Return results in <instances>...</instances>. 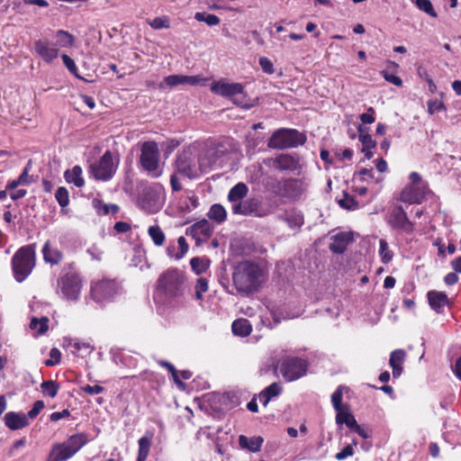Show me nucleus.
Returning <instances> with one entry per match:
<instances>
[{
    "mask_svg": "<svg viewBox=\"0 0 461 461\" xmlns=\"http://www.w3.org/2000/svg\"><path fill=\"white\" fill-rule=\"evenodd\" d=\"M190 265H191L192 269L197 275L205 272V270L208 267V265L206 264V262L203 259L199 258H192L191 261H190Z\"/></svg>",
    "mask_w": 461,
    "mask_h": 461,
    "instance_id": "53",
    "label": "nucleus"
},
{
    "mask_svg": "<svg viewBox=\"0 0 461 461\" xmlns=\"http://www.w3.org/2000/svg\"><path fill=\"white\" fill-rule=\"evenodd\" d=\"M383 76H384V78L387 82H389L396 86H401L402 85V80L395 75L389 74L386 71H383Z\"/></svg>",
    "mask_w": 461,
    "mask_h": 461,
    "instance_id": "63",
    "label": "nucleus"
},
{
    "mask_svg": "<svg viewBox=\"0 0 461 461\" xmlns=\"http://www.w3.org/2000/svg\"><path fill=\"white\" fill-rule=\"evenodd\" d=\"M175 167L176 173L189 179L197 178L202 175L197 156L192 149H185L177 156Z\"/></svg>",
    "mask_w": 461,
    "mask_h": 461,
    "instance_id": "8",
    "label": "nucleus"
},
{
    "mask_svg": "<svg viewBox=\"0 0 461 461\" xmlns=\"http://www.w3.org/2000/svg\"><path fill=\"white\" fill-rule=\"evenodd\" d=\"M259 65L264 72L272 74L274 72L272 62L266 57L259 59Z\"/></svg>",
    "mask_w": 461,
    "mask_h": 461,
    "instance_id": "62",
    "label": "nucleus"
},
{
    "mask_svg": "<svg viewBox=\"0 0 461 461\" xmlns=\"http://www.w3.org/2000/svg\"><path fill=\"white\" fill-rule=\"evenodd\" d=\"M336 421L339 424H346L348 428L353 429L357 424L355 417L349 412H344L342 410L337 411Z\"/></svg>",
    "mask_w": 461,
    "mask_h": 461,
    "instance_id": "39",
    "label": "nucleus"
},
{
    "mask_svg": "<svg viewBox=\"0 0 461 461\" xmlns=\"http://www.w3.org/2000/svg\"><path fill=\"white\" fill-rule=\"evenodd\" d=\"M58 287V293L66 300L77 301L81 292L82 280L77 274L68 273L59 279Z\"/></svg>",
    "mask_w": 461,
    "mask_h": 461,
    "instance_id": "11",
    "label": "nucleus"
},
{
    "mask_svg": "<svg viewBox=\"0 0 461 461\" xmlns=\"http://www.w3.org/2000/svg\"><path fill=\"white\" fill-rule=\"evenodd\" d=\"M151 438H152V435H149V436H144L139 439V441H138L139 451H138L137 461H146V459L149 456V453L150 446H151Z\"/></svg>",
    "mask_w": 461,
    "mask_h": 461,
    "instance_id": "32",
    "label": "nucleus"
},
{
    "mask_svg": "<svg viewBox=\"0 0 461 461\" xmlns=\"http://www.w3.org/2000/svg\"><path fill=\"white\" fill-rule=\"evenodd\" d=\"M307 362L299 357H284L278 363V369L281 375L288 382L303 376L307 372Z\"/></svg>",
    "mask_w": 461,
    "mask_h": 461,
    "instance_id": "10",
    "label": "nucleus"
},
{
    "mask_svg": "<svg viewBox=\"0 0 461 461\" xmlns=\"http://www.w3.org/2000/svg\"><path fill=\"white\" fill-rule=\"evenodd\" d=\"M181 85V75H170L166 77L161 83L158 84V89H165L166 87H175Z\"/></svg>",
    "mask_w": 461,
    "mask_h": 461,
    "instance_id": "47",
    "label": "nucleus"
},
{
    "mask_svg": "<svg viewBox=\"0 0 461 461\" xmlns=\"http://www.w3.org/2000/svg\"><path fill=\"white\" fill-rule=\"evenodd\" d=\"M119 285L113 280H102L92 286V295L96 301L113 297L118 293Z\"/></svg>",
    "mask_w": 461,
    "mask_h": 461,
    "instance_id": "16",
    "label": "nucleus"
},
{
    "mask_svg": "<svg viewBox=\"0 0 461 461\" xmlns=\"http://www.w3.org/2000/svg\"><path fill=\"white\" fill-rule=\"evenodd\" d=\"M148 233L154 244L157 246H162L165 241V234L158 226H150L148 230Z\"/></svg>",
    "mask_w": 461,
    "mask_h": 461,
    "instance_id": "40",
    "label": "nucleus"
},
{
    "mask_svg": "<svg viewBox=\"0 0 461 461\" xmlns=\"http://www.w3.org/2000/svg\"><path fill=\"white\" fill-rule=\"evenodd\" d=\"M208 217L218 223H221L226 219V210L221 204H213L209 210Z\"/></svg>",
    "mask_w": 461,
    "mask_h": 461,
    "instance_id": "37",
    "label": "nucleus"
},
{
    "mask_svg": "<svg viewBox=\"0 0 461 461\" xmlns=\"http://www.w3.org/2000/svg\"><path fill=\"white\" fill-rule=\"evenodd\" d=\"M296 185L297 182L294 179L278 180L273 185L272 191L280 197H291Z\"/></svg>",
    "mask_w": 461,
    "mask_h": 461,
    "instance_id": "22",
    "label": "nucleus"
},
{
    "mask_svg": "<svg viewBox=\"0 0 461 461\" xmlns=\"http://www.w3.org/2000/svg\"><path fill=\"white\" fill-rule=\"evenodd\" d=\"M205 82V78L202 76H186L181 75V85H189V86H198L203 84Z\"/></svg>",
    "mask_w": 461,
    "mask_h": 461,
    "instance_id": "52",
    "label": "nucleus"
},
{
    "mask_svg": "<svg viewBox=\"0 0 461 461\" xmlns=\"http://www.w3.org/2000/svg\"><path fill=\"white\" fill-rule=\"evenodd\" d=\"M177 244H178V248H179V251L177 253H176V254L173 253L175 247H171V246L167 249V255L169 257L175 258L176 259H180L188 251L189 246L186 242V240L183 236H181L177 239Z\"/></svg>",
    "mask_w": 461,
    "mask_h": 461,
    "instance_id": "35",
    "label": "nucleus"
},
{
    "mask_svg": "<svg viewBox=\"0 0 461 461\" xmlns=\"http://www.w3.org/2000/svg\"><path fill=\"white\" fill-rule=\"evenodd\" d=\"M87 442L84 433L74 434L62 443H56L47 457V461H68L75 456Z\"/></svg>",
    "mask_w": 461,
    "mask_h": 461,
    "instance_id": "4",
    "label": "nucleus"
},
{
    "mask_svg": "<svg viewBox=\"0 0 461 461\" xmlns=\"http://www.w3.org/2000/svg\"><path fill=\"white\" fill-rule=\"evenodd\" d=\"M65 342L68 343V347H72L75 351L73 353H78V354H90L95 348L86 341H79L77 339H65Z\"/></svg>",
    "mask_w": 461,
    "mask_h": 461,
    "instance_id": "29",
    "label": "nucleus"
},
{
    "mask_svg": "<svg viewBox=\"0 0 461 461\" xmlns=\"http://www.w3.org/2000/svg\"><path fill=\"white\" fill-rule=\"evenodd\" d=\"M266 165L279 171H294L298 167V160L288 154H281L276 158H268Z\"/></svg>",
    "mask_w": 461,
    "mask_h": 461,
    "instance_id": "17",
    "label": "nucleus"
},
{
    "mask_svg": "<svg viewBox=\"0 0 461 461\" xmlns=\"http://www.w3.org/2000/svg\"><path fill=\"white\" fill-rule=\"evenodd\" d=\"M118 166V161H114L113 154L106 151L99 161L91 165V173L95 178L106 181L112 178Z\"/></svg>",
    "mask_w": 461,
    "mask_h": 461,
    "instance_id": "12",
    "label": "nucleus"
},
{
    "mask_svg": "<svg viewBox=\"0 0 461 461\" xmlns=\"http://www.w3.org/2000/svg\"><path fill=\"white\" fill-rule=\"evenodd\" d=\"M405 351L402 349H396L391 353L389 365L393 369V378H397L401 375L402 371V364L405 359Z\"/></svg>",
    "mask_w": 461,
    "mask_h": 461,
    "instance_id": "24",
    "label": "nucleus"
},
{
    "mask_svg": "<svg viewBox=\"0 0 461 461\" xmlns=\"http://www.w3.org/2000/svg\"><path fill=\"white\" fill-rule=\"evenodd\" d=\"M281 393V387L277 383H273L267 386L260 394L259 401L264 406H267L269 401Z\"/></svg>",
    "mask_w": 461,
    "mask_h": 461,
    "instance_id": "31",
    "label": "nucleus"
},
{
    "mask_svg": "<svg viewBox=\"0 0 461 461\" xmlns=\"http://www.w3.org/2000/svg\"><path fill=\"white\" fill-rule=\"evenodd\" d=\"M43 258L46 263L58 265L63 258V254L57 248H53L48 240L42 249Z\"/></svg>",
    "mask_w": 461,
    "mask_h": 461,
    "instance_id": "25",
    "label": "nucleus"
},
{
    "mask_svg": "<svg viewBox=\"0 0 461 461\" xmlns=\"http://www.w3.org/2000/svg\"><path fill=\"white\" fill-rule=\"evenodd\" d=\"M359 141L362 143L363 148L366 149H373L375 146V141L373 140L371 135L367 132L366 129L363 126L358 127Z\"/></svg>",
    "mask_w": 461,
    "mask_h": 461,
    "instance_id": "44",
    "label": "nucleus"
},
{
    "mask_svg": "<svg viewBox=\"0 0 461 461\" xmlns=\"http://www.w3.org/2000/svg\"><path fill=\"white\" fill-rule=\"evenodd\" d=\"M149 24L155 30L167 29L170 27L169 19L167 16L156 17L149 22Z\"/></svg>",
    "mask_w": 461,
    "mask_h": 461,
    "instance_id": "50",
    "label": "nucleus"
},
{
    "mask_svg": "<svg viewBox=\"0 0 461 461\" xmlns=\"http://www.w3.org/2000/svg\"><path fill=\"white\" fill-rule=\"evenodd\" d=\"M360 120L364 124H371L375 122V110L373 107H369L367 112L360 115Z\"/></svg>",
    "mask_w": 461,
    "mask_h": 461,
    "instance_id": "60",
    "label": "nucleus"
},
{
    "mask_svg": "<svg viewBox=\"0 0 461 461\" xmlns=\"http://www.w3.org/2000/svg\"><path fill=\"white\" fill-rule=\"evenodd\" d=\"M261 269L254 263L244 261L238 264L232 273V281L237 291L249 294L260 285Z\"/></svg>",
    "mask_w": 461,
    "mask_h": 461,
    "instance_id": "2",
    "label": "nucleus"
},
{
    "mask_svg": "<svg viewBox=\"0 0 461 461\" xmlns=\"http://www.w3.org/2000/svg\"><path fill=\"white\" fill-rule=\"evenodd\" d=\"M70 416V411L68 409L63 410L62 411H55L50 414V420L51 421H59V420L63 418H68Z\"/></svg>",
    "mask_w": 461,
    "mask_h": 461,
    "instance_id": "64",
    "label": "nucleus"
},
{
    "mask_svg": "<svg viewBox=\"0 0 461 461\" xmlns=\"http://www.w3.org/2000/svg\"><path fill=\"white\" fill-rule=\"evenodd\" d=\"M45 404L43 401H36L33 403L32 408L28 411L26 417L29 419H34L38 416V414L41 411V410L44 408Z\"/></svg>",
    "mask_w": 461,
    "mask_h": 461,
    "instance_id": "58",
    "label": "nucleus"
},
{
    "mask_svg": "<svg viewBox=\"0 0 461 461\" xmlns=\"http://www.w3.org/2000/svg\"><path fill=\"white\" fill-rule=\"evenodd\" d=\"M338 203L342 208L347 210H357L359 207L357 201L347 193H344L343 198L339 199Z\"/></svg>",
    "mask_w": 461,
    "mask_h": 461,
    "instance_id": "48",
    "label": "nucleus"
},
{
    "mask_svg": "<svg viewBox=\"0 0 461 461\" xmlns=\"http://www.w3.org/2000/svg\"><path fill=\"white\" fill-rule=\"evenodd\" d=\"M193 230L195 233L201 234L204 237H209L212 232L211 224L206 220L200 221L194 224Z\"/></svg>",
    "mask_w": 461,
    "mask_h": 461,
    "instance_id": "45",
    "label": "nucleus"
},
{
    "mask_svg": "<svg viewBox=\"0 0 461 461\" xmlns=\"http://www.w3.org/2000/svg\"><path fill=\"white\" fill-rule=\"evenodd\" d=\"M343 389H344V386L339 385L331 395L332 405H333L334 409L336 410V411L342 410L341 403H342Z\"/></svg>",
    "mask_w": 461,
    "mask_h": 461,
    "instance_id": "51",
    "label": "nucleus"
},
{
    "mask_svg": "<svg viewBox=\"0 0 461 461\" xmlns=\"http://www.w3.org/2000/svg\"><path fill=\"white\" fill-rule=\"evenodd\" d=\"M252 327L247 319H238L232 323V331L235 335L246 337L250 334Z\"/></svg>",
    "mask_w": 461,
    "mask_h": 461,
    "instance_id": "30",
    "label": "nucleus"
},
{
    "mask_svg": "<svg viewBox=\"0 0 461 461\" xmlns=\"http://www.w3.org/2000/svg\"><path fill=\"white\" fill-rule=\"evenodd\" d=\"M263 441V438L260 436L248 438L244 435H240L239 438L240 446L242 448H247L251 452L259 451Z\"/></svg>",
    "mask_w": 461,
    "mask_h": 461,
    "instance_id": "27",
    "label": "nucleus"
},
{
    "mask_svg": "<svg viewBox=\"0 0 461 461\" xmlns=\"http://www.w3.org/2000/svg\"><path fill=\"white\" fill-rule=\"evenodd\" d=\"M165 201V188L159 183L146 186L138 198L140 207L149 213L158 212L163 207Z\"/></svg>",
    "mask_w": 461,
    "mask_h": 461,
    "instance_id": "5",
    "label": "nucleus"
},
{
    "mask_svg": "<svg viewBox=\"0 0 461 461\" xmlns=\"http://www.w3.org/2000/svg\"><path fill=\"white\" fill-rule=\"evenodd\" d=\"M260 202L258 198L251 197L240 202L239 203H234L231 205V212L233 214L240 215H255L258 217H263L268 214V212H265L260 210Z\"/></svg>",
    "mask_w": 461,
    "mask_h": 461,
    "instance_id": "14",
    "label": "nucleus"
},
{
    "mask_svg": "<svg viewBox=\"0 0 461 461\" xmlns=\"http://www.w3.org/2000/svg\"><path fill=\"white\" fill-rule=\"evenodd\" d=\"M56 36L58 39L57 44L59 47L68 48V47H72L74 45L75 38L68 32L64 31V30H59L56 32Z\"/></svg>",
    "mask_w": 461,
    "mask_h": 461,
    "instance_id": "36",
    "label": "nucleus"
},
{
    "mask_svg": "<svg viewBox=\"0 0 461 461\" xmlns=\"http://www.w3.org/2000/svg\"><path fill=\"white\" fill-rule=\"evenodd\" d=\"M353 445L354 446L357 445V442L355 440H353L352 445L346 446L341 451L337 453L336 456H335L336 459L337 460H343V459H345V458H347L348 456H353V454H354Z\"/></svg>",
    "mask_w": 461,
    "mask_h": 461,
    "instance_id": "57",
    "label": "nucleus"
},
{
    "mask_svg": "<svg viewBox=\"0 0 461 461\" xmlns=\"http://www.w3.org/2000/svg\"><path fill=\"white\" fill-rule=\"evenodd\" d=\"M55 197L61 207H65L68 204V192L65 187H59L56 191Z\"/></svg>",
    "mask_w": 461,
    "mask_h": 461,
    "instance_id": "54",
    "label": "nucleus"
},
{
    "mask_svg": "<svg viewBox=\"0 0 461 461\" xmlns=\"http://www.w3.org/2000/svg\"><path fill=\"white\" fill-rule=\"evenodd\" d=\"M379 255L384 264L389 263L393 257V253L390 250L387 241L383 239L379 241Z\"/></svg>",
    "mask_w": 461,
    "mask_h": 461,
    "instance_id": "42",
    "label": "nucleus"
},
{
    "mask_svg": "<svg viewBox=\"0 0 461 461\" xmlns=\"http://www.w3.org/2000/svg\"><path fill=\"white\" fill-rule=\"evenodd\" d=\"M35 244L20 248L12 258V269L17 282L24 281L35 267Z\"/></svg>",
    "mask_w": 461,
    "mask_h": 461,
    "instance_id": "3",
    "label": "nucleus"
},
{
    "mask_svg": "<svg viewBox=\"0 0 461 461\" xmlns=\"http://www.w3.org/2000/svg\"><path fill=\"white\" fill-rule=\"evenodd\" d=\"M64 176L67 182L73 183L77 187H81L85 184L82 177V168L79 166H75L71 170H67Z\"/></svg>",
    "mask_w": 461,
    "mask_h": 461,
    "instance_id": "28",
    "label": "nucleus"
},
{
    "mask_svg": "<svg viewBox=\"0 0 461 461\" xmlns=\"http://www.w3.org/2000/svg\"><path fill=\"white\" fill-rule=\"evenodd\" d=\"M248 193V186L244 183L240 182L237 185H235L232 188H230L228 194V200L231 203V205H234V203H239L240 202H242L244 198L247 196Z\"/></svg>",
    "mask_w": 461,
    "mask_h": 461,
    "instance_id": "26",
    "label": "nucleus"
},
{
    "mask_svg": "<svg viewBox=\"0 0 461 461\" xmlns=\"http://www.w3.org/2000/svg\"><path fill=\"white\" fill-rule=\"evenodd\" d=\"M305 140L306 137L300 131L294 129L282 128L272 134L267 146L271 149H285L303 145Z\"/></svg>",
    "mask_w": 461,
    "mask_h": 461,
    "instance_id": "7",
    "label": "nucleus"
},
{
    "mask_svg": "<svg viewBox=\"0 0 461 461\" xmlns=\"http://www.w3.org/2000/svg\"><path fill=\"white\" fill-rule=\"evenodd\" d=\"M429 193L428 185H409L401 192L399 200L409 204L421 203Z\"/></svg>",
    "mask_w": 461,
    "mask_h": 461,
    "instance_id": "15",
    "label": "nucleus"
},
{
    "mask_svg": "<svg viewBox=\"0 0 461 461\" xmlns=\"http://www.w3.org/2000/svg\"><path fill=\"white\" fill-rule=\"evenodd\" d=\"M48 322L49 319L47 317H43L41 319H37L33 317L30 322V328L32 330H37L39 334H44L48 330Z\"/></svg>",
    "mask_w": 461,
    "mask_h": 461,
    "instance_id": "41",
    "label": "nucleus"
},
{
    "mask_svg": "<svg viewBox=\"0 0 461 461\" xmlns=\"http://www.w3.org/2000/svg\"><path fill=\"white\" fill-rule=\"evenodd\" d=\"M61 59L63 60L64 65L68 69V71L71 74H73L74 76H76L77 77L81 78L80 76L77 74V68L74 60L67 54H62Z\"/></svg>",
    "mask_w": 461,
    "mask_h": 461,
    "instance_id": "56",
    "label": "nucleus"
},
{
    "mask_svg": "<svg viewBox=\"0 0 461 461\" xmlns=\"http://www.w3.org/2000/svg\"><path fill=\"white\" fill-rule=\"evenodd\" d=\"M415 4L417 7L429 14V16L436 18L438 16L437 13L435 12L433 5L430 2V0H416Z\"/></svg>",
    "mask_w": 461,
    "mask_h": 461,
    "instance_id": "49",
    "label": "nucleus"
},
{
    "mask_svg": "<svg viewBox=\"0 0 461 461\" xmlns=\"http://www.w3.org/2000/svg\"><path fill=\"white\" fill-rule=\"evenodd\" d=\"M159 149L155 141H145L141 145L140 164L142 169L151 177L158 178L162 175L159 164Z\"/></svg>",
    "mask_w": 461,
    "mask_h": 461,
    "instance_id": "6",
    "label": "nucleus"
},
{
    "mask_svg": "<svg viewBox=\"0 0 461 461\" xmlns=\"http://www.w3.org/2000/svg\"><path fill=\"white\" fill-rule=\"evenodd\" d=\"M81 390L86 393H88L90 395H95V394L102 393L104 391V388L103 386L97 385V384L96 385L86 384V385L82 386Z\"/></svg>",
    "mask_w": 461,
    "mask_h": 461,
    "instance_id": "61",
    "label": "nucleus"
},
{
    "mask_svg": "<svg viewBox=\"0 0 461 461\" xmlns=\"http://www.w3.org/2000/svg\"><path fill=\"white\" fill-rule=\"evenodd\" d=\"M194 19L198 22L205 23L208 26H216L221 22L220 18L217 15L203 12L195 13Z\"/></svg>",
    "mask_w": 461,
    "mask_h": 461,
    "instance_id": "38",
    "label": "nucleus"
},
{
    "mask_svg": "<svg viewBox=\"0 0 461 461\" xmlns=\"http://www.w3.org/2000/svg\"><path fill=\"white\" fill-rule=\"evenodd\" d=\"M5 426L12 429H21L29 425L28 418L24 413L9 411L4 417Z\"/></svg>",
    "mask_w": 461,
    "mask_h": 461,
    "instance_id": "19",
    "label": "nucleus"
},
{
    "mask_svg": "<svg viewBox=\"0 0 461 461\" xmlns=\"http://www.w3.org/2000/svg\"><path fill=\"white\" fill-rule=\"evenodd\" d=\"M185 276L177 268H169L163 272L157 280L154 301L159 304H171L184 294Z\"/></svg>",
    "mask_w": 461,
    "mask_h": 461,
    "instance_id": "1",
    "label": "nucleus"
},
{
    "mask_svg": "<svg viewBox=\"0 0 461 461\" xmlns=\"http://www.w3.org/2000/svg\"><path fill=\"white\" fill-rule=\"evenodd\" d=\"M291 228H298L303 224V215L296 211H287L282 217Z\"/></svg>",
    "mask_w": 461,
    "mask_h": 461,
    "instance_id": "34",
    "label": "nucleus"
},
{
    "mask_svg": "<svg viewBox=\"0 0 461 461\" xmlns=\"http://www.w3.org/2000/svg\"><path fill=\"white\" fill-rule=\"evenodd\" d=\"M61 359V352L57 348H53L50 351V358L45 361L47 366H54L59 364Z\"/></svg>",
    "mask_w": 461,
    "mask_h": 461,
    "instance_id": "55",
    "label": "nucleus"
},
{
    "mask_svg": "<svg viewBox=\"0 0 461 461\" xmlns=\"http://www.w3.org/2000/svg\"><path fill=\"white\" fill-rule=\"evenodd\" d=\"M444 104L442 102L435 99V100H430L429 101L428 103V112L430 113V114H433V113H438L440 112L442 109H444Z\"/></svg>",
    "mask_w": 461,
    "mask_h": 461,
    "instance_id": "59",
    "label": "nucleus"
},
{
    "mask_svg": "<svg viewBox=\"0 0 461 461\" xmlns=\"http://www.w3.org/2000/svg\"><path fill=\"white\" fill-rule=\"evenodd\" d=\"M93 204L99 214H115L119 212V206L115 203H104L100 200H94Z\"/></svg>",
    "mask_w": 461,
    "mask_h": 461,
    "instance_id": "33",
    "label": "nucleus"
},
{
    "mask_svg": "<svg viewBox=\"0 0 461 461\" xmlns=\"http://www.w3.org/2000/svg\"><path fill=\"white\" fill-rule=\"evenodd\" d=\"M352 238L349 233L340 232L332 237L329 248L333 253L341 254L346 250Z\"/></svg>",
    "mask_w": 461,
    "mask_h": 461,
    "instance_id": "23",
    "label": "nucleus"
},
{
    "mask_svg": "<svg viewBox=\"0 0 461 461\" xmlns=\"http://www.w3.org/2000/svg\"><path fill=\"white\" fill-rule=\"evenodd\" d=\"M208 291V281L204 277H199L194 285V298L197 301L203 299V294Z\"/></svg>",
    "mask_w": 461,
    "mask_h": 461,
    "instance_id": "43",
    "label": "nucleus"
},
{
    "mask_svg": "<svg viewBox=\"0 0 461 461\" xmlns=\"http://www.w3.org/2000/svg\"><path fill=\"white\" fill-rule=\"evenodd\" d=\"M34 51L46 63H51L59 57V50L48 41L38 40L34 42Z\"/></svg>",
    "mask_w": 461,
    "mask_h": 461,
    "instance_id": "18",
    "label": "nucleus"
},
{
    "mask_svg": "<svg viewBox=\"0 0 461 461\" xmlns=\"http://www.w3.org/2000/svg\"><path fill=\"white\" fill-rule=\"evenodd\" d=\"M211 91L221 96L232 98V102L240 107L246 109L252 107V104H248L244 102L243 86L240 83L218 81L211 86Z\"/></svg>",
    "mask_w": 461,
    "mask_h": 461,
    "instance_id": "9",
    "label": "nucleus"
},
{
    "mask_svg": "<svg viewBox=\"0 0 461 461\" xmlns=\"http://www.w3.org/2000/svg\"><path fill=\"white\" fill-rule=\"evenodd\" d=\"M41 388L44 394L54 398L57 395L59 387L56 382L50 380L42 382Z\"/></svg>",
    "mask_w": 461,
    "mask_h": 461,
    "instance_id": "46",
    "label": "nucleus"
},
{
    "mask_svg": "<svg viewBox=\"0 0 461 461\" xmlns=\"http://www.w3.org/2000/svg\"><path fill=\"white\" fill-rule=\"evenodd\" d=\"M219 158L218 151L215 149H207L197 156L198 163L202 174L207 173L217 162Z\"/></svg>",
    "mask_w": 461,
    "mask_h": 461,
    "instance_id": "20",
    "label": "nucleus"
},
{
    "mask_svg": "<svg viewBox=\"0 0 461 461\" xmlns=\"http://www.w3.org/2000/svg\"><path fill=\"white\" fill-rule=\"evenodd\" d=\"M427 297L429 306L438 313L441 312L443 308L448 304V297L444 292L432 290L428 292Z\"/></svg>",
    "mask_w": 461,
    "mask_h": 461,
    "instance_id": "21",
    "label": "nucleus"
},
{
    "mask_svg": "<svg viewBox=\"0 0 461 461\" xmlns=\"http://www.w3.org/2000/svg\"><path fill=\"white\" fill-rule=\"evenodd\" d=\"M387 221L393 229L406 234H411L413 231V223L408 219L402 206H396L391 211Z\"/></svg>",
    "mask_w": 461,
    "mask_h": 461,
    "instance_id": "13",
    "label": "nucleus"
}]
</instances>
